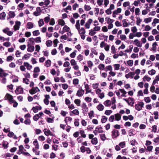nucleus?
<instances>
[{"instance_id": "57", "label": "nucleus", "mask_w": 159, "mask_h": 159, "mask_svg": "<svg viewBox=\"0 0 159 159\" xmlns=\"http://www.w3.org/2000/svg\"><path fill=\"white\" fill-rule=\"evenodd\" d=\"M30 53H27V54H25L24 57L22 58V59L24 58L25 59H26L30 57Z\"/></svg>"}, {"instance_id": "19", "label": "nucleus", "mask_w": 159, "mask_h": 159, "mask_svg": "<svg viewBox=\"0 0 159 159\" xmlns=\"http://www.w3.org/2000/svg\"><path fill=\"white\" fill-rule=\"evenodd\" d=\"M104 104L106 107H109L111 105V102L110 100H107L104 102Z\"/></svg>"}, {"instance_id": "21", "label": "nucleus", "mask_w": 159, "mask_h": 159, "mask_svg": "<svg viewBox=\"0 0 159 159\" xmlns=\"http://www.w3.org/2000/svg\"><path fill=\"white\" fill-rule=\"evenodd\" d=\"M6 16V14L5 12H3L0 14V19L4 20Z\"/></svg>"}, {"instance_id": "37", "label": "nucleus", "mask_w": 159, "mask_h": 159, "mask_svg": "<svg viewBox=\"0 0 159 159\" xmlns=\"http://www.w3.org/2000/svg\"><path fill=\"white\" fill-rule=\"evenodd\" d=\"M96 33V32L94 30L91 29L89 30V34L91 36H93Z\"/></svg>"}, {"instance_id": "43", "label": "nucleus", "mask_w": 159, "mask_h": 159, "mask_svg": "<svg viewBox=\"0 0 159 159\" xmlns=\"http://www.w3.org/2000/svg\"><path fill=\"white\" fill-rule=\"evenodd\" d=\"M39 117L40 116L39 115V114H36L33 116V119L34 120L37 121Z\"/></svg>"}, {"instance_id": "30", "label": "nucleus", "mask_w": 159, "mask_h": 159, "mask_svg": "<svg viewBox=\"0 0 159 159\" xmlns=\"http://www.w3.org/2000/svg\"><path fill=\"white\" fill-rule=\"evenodd\" d=\"M39 25V27L42 26L44 24V22L43 19H40L38 21Z\"/></svg>"}, {"instance_id": "64", "label": "nucleus", "mask_w": 159, "mask_h": 159, "mask_svg": "<svg viewBox=\"0 0 159 159\" xmlns=\"http://www.w3.org/2000/svg\"><path fill=\"white\" fill-rule=\"evenodd\" d=\"M70 63L71 65L74 66L76 64V62L74 59H72L70 60Z\"/></svg>"}, {"instance_id": "13", "label": "nucleus", "mask_w": 159, "mask_h": 159, "mask_svg": "<svg viewBox=\"0 0 159 159\" xmlns=\"http://www.w3.org/2000/svg\"><path fill=\"white\" fill-rule=\"evenodd\" d=\"M24 66L26 67L27 69L29 70H30L31 69H32V66L31 65H30L29 63L27 62H25L24 63Z\"/></svg>"}, {"instance_id": "58", "label": "nucleus", "mask_w": 159, "mask_h": 159, "mask_svg": "<svg viewBox=\"0 0 159 159\" xmlns=\"http://www.w3.org/2000/svg\"><path fill=\"white\" fill-rule=\"evenodd\" d=\"M112 112V111L111 110H106L105 111V114L107 115H110Z\"/></svg>"}, {"instance_id": "8", "label": "nucleus", "mask_w": 159, "mask_h": 159, "mask_svg": "<svg viewBox=\"0 0 159 159\" xmlns=\"http://www.w3.org/2000/svg\"><path fill=\"white\" fill-rule=\"evenodd\" d=\"M7 75L8 74L4 72V70L1 68H0V77H2V76L6 77Z\"/></svg>"}, {"instance_id": "42", "label": "nucleus", "mask_w": 159, "mask_h": 159, "mask_svg": "<svg viewBox=\"0 0 159 159\" xmlns=\"http://www.w3.org/2000/svg\"><path fill=\"white\" fill-rule=\"evenodd\" d=\"M70 30V28L67 25H65L63 29V30L65 32L68 31Z\"/></svg>"}, {"instance_id": "52", "label": "nucleus", "mask_w": 159, "mask_h": 159, "mask_svg": "<svg viewBox=\"0 0 159 159\" xmlns=\"http://www.w3.org/2000/svg\"><path fill=\"white\" fill-rule=\"evenodd\" d=\"M72 120V118L70 117H66L65 119V122L67 123V120H68L69 121H71Z\"/></svg>"}, {"instance_id": "32", "label": "nucleus", "mask_w": 159, "mask_h": 159, "mask_svg": "<svg viewBox=\"0 0 159 159\" xmlns=\"http://www.w3.org/2000/svg\"><path fill=\"white\" fill-rule=\"evenodd\" d=\"M35 39L33 38H31L29 39V41L30 42V44L32 45H34L35 44L34 43Z\"/></svg>"}, {"instance_id": "63", "label": "nucleus", "mask_w": 159, "mask_h": 159, "mask_svg": "<svg viewBox=\"0 0 159 159\" xmlns=\"http://www.w3.org/2000/svg\"><path fill=\"white\" fill-rule=\"evenodd\" d=\"M40 71L39 68L38 67H36L34 68V73H37L38 72H39Z\"/></svg>"}, {"instance_id": "17", "label": "nucleus", "mask_w": 159, "mask_h": 159, "mask_svg": "<svg viewBox=\"0 0 159 159\" xmlns=\"http://www.w3.org/2000/svg\"><path fill=\"white\" fill-rule=\"evenodd\" d=\"M115 120L117 121L120 120L121 118V116L119 113H117L116 114H115Z\"/></svg>"}, {"instance_id": "44", "label": "nucleus", "mask_w": 159, "mask_h": 159, "mask_svg": "<svg viewBox=\"0 0 159 159\" xmlns=\"http://www.w3.org/2000/svg\"><path fill=\"white\" fill-rule=\"evenodd\" d=\"M142 21V20L140 19V18L138 17L137 18L136 24L138 25H139L141 22Z\"/></svg>"}, {"instance_id": "50", "label": "nucleus", "mask_w": 159, "mask_h": 159, "mask_svg": "<svg viewBox=\"0 0 159 159\" xmlns=\"http://www.w3.org/2000/svg\"><path fill=\"white\" fill-rule=\"evenodd\" d=\"M84 9L86 11L90 10L91 9V7L90 6L85 5L84 6Z\"/></svg>"}, {"instance_id": "16", "label": "nucleus", "mask_w": 159, "mask_h": 159, "mask_svg": "<svg viewBox=\"0 0 159 159\" xmlns=\"http://www.w3.org/2000/svg\"><path fill=\"white\" fill-rule=\"evenodd\" d=\"M34 27L33 24L31 22H28L27 24V28L31 29Z\"/></svg>"}, {"instance_id": "23", "label": "nucleus", "mask_w": 159, "mask_h": 159, "mask_svg": "<svg viewBox=\"0 0 159 159\" xmlns=\"http://www.w3.org/2000/svg\"><path fill=\"white\" fill-rule=\"evenodd\" d=\"M0 81L2 83L5 84L6 82V79L5 77L2 76L1 77Z\"/></svg>"}, {"instance_id": "22", "label": "nucleus", "mask_w": 159, "mask_h": 159, "mask_svg": "<svg viewBox=\"0 0 159 159\" xmlns=\"http://www.w3.org/2000/svg\"><path fill=\"white\" fill-rule=\"evenodd\" d=\"M76 28L78 30L79 32L80 31L79 29H80V20H79L77 21L76 25H75Z\"/></svg>"}, {"instance_id": "51", "label": "nucleus", "mask_w": 159, "mask_h": 159, "mask_svg": "<svg viewBox=\"0 0 159 159\" xmlns=\"http://www.w3.org/2000/svg\"><path fill=\"white\" fill-rule=\"evenodd\" d=\"M105 56L103 53L102 52L100 53V55L99 56V59L100 60L103 61L104 58Z\"/></svg>"}, {"instance_id": "55", "label": "nucleus", "mask_w": 159, "mask_h": 159, "mask_svg": "<svg viewBox=\"0 0 159 159\" xmlns=\"http://www.w3.org/2000/svg\"><path fill=\"white\" fill-rule=\"evenodd\" d=\"M74 102L78 106H79L80 105V101L79 99H76L75 100Z\"/></svg>"}, {"instance_id": "33", "label": "nucleus", "mask_w": 159, "mask_h": 159, "mask_svg": "<svg viewBox=\"0 0 159 159\" xmlns=\"http://www.w3.org/2000/svg\"><path fill=\"white\" fill-rule=\"evenodd\" d=\"M9 15L10 17L13 18L15 16V14L14 11H10L9 12Z\"/></svg>"}, {"instance_id": "10", "label": "nucleus", "mask_w": 159, "mask_h": 159, "mask_svg": "<svg viewBox=\"0 0 159 159\" xmlns=\"http://www.w3.org/2000/svg\"><path fill=\"white\" fill-rule=\"evenodd\" d=\"M84 90L81 89L78 90L76 93V95L79 97H81L84 93Z\"/></svg>"}, {"instance_id": "35", "label": "nucleus", "mask_w": 159, "mask_h": 159, "mask_svg": "<svg viewBox=\"0 0 159 159\" xmlns=\"http://www.w3.org/2000/svg\"><path fill=\"white\" fill-rule=\"evenodd\" d=\"M33 35L38 36L39 35L40 33L39 30H34L33 32Z\"/></svg>"}, {"instance_id": "34", "label": "nucleus", "mask_w": 159, "mask_h": 159, "mask_svg": "<svg viewBox=\"0 0 159 159\" xmlns=\"http://www.w3.org/2000/svg\"><path fill=\"white\" fill-rule=\"evenodd\" d=\"M3 45L7 47H8L11 46V43L10 42L8 41L3 43Z\"/></svg>"}, {"instance_id": "20", "label": "nucleus", "mask_w": 159, "mask_h": 159, "mask_svg": "<svg viewBox=\"0 0 159 159\" xmlns=\"http://www.w3.org/2000/svg\"><path fill=\"white\" fill-rule=\"evenodd\" d=\"M104 108V107L101 104H100L99 105H98L97 107V109L99 111H102L103 110Z\"/></svg>"}, {"instance_id": "45", "label": "nucleus", "mask_w": 159, "mask_h": 159, "mask_svg": "<svg viewBox=\"0 0 159 159\" xmlns=\"http://www.w3.org/2000/svg\"><path fill=\"white\" fill-rule=\"evenodd\" d=\"M111 52L112 54H115L116 52V50H115V47L114 45H112L111 46Z\"/></svg>"}, {"instance_id": "46", "label": "nucleus", "mask_w": 159, "mask_h": 159, "mask_svg": "<svg viewBox=\"0 0 159 159\" xmlns=\"http://www.w3.org/2000/svg\"><path fill=\"white\" fill-rule=\"evenodd\" d=\"M80 31L79 32L80 34H85V30L84 28L82 27L80 30H79Z\"/></svg>"}, {"instance_id": "26", "label": "nucleus", "mask_w": 159, "mask_h": 159, "mask_svg": "<svg viewBox=\"0 0 159 159\" xmlns=\"http://www.w3.org/2000/svg\"><path fill=\"white\" fill-rule=\"evenodd\" d=\"M20 24L21 23L20 21H17L15 22V25H14V27H16V26H18V27L16 29L19 30L20 28Z\"/></svg>"}, {"instance_id": "24", "label": "nucleus", "mask_w": 159, "mask_h": 159, "mask_svg": "<svg viewBox=\"0 0 159 159\" xmlns=\"http://www.w3.org/2000/svg\"><path fill=\"white\" fill-rule=\"evenodd\" d=\"M107 118L105 116H102L101 119V122L102 123H105L107 120Z\"/></svg>"}, {"instance_id": "5", "label": "nucleus", "mask_w": 159, "mask_h": 159, "mask_svg": "<svg viewBox=\"0 0 159 159\" xmlns=\"http://www.w3.org/2000/svg\"><path fill=\"white\" fill-rule=\"evenodd\" d=\"M27 46L28 47L27 50L28 52H32L34 50V46L33 45V46L31 45L29 42L28 43Z\"/></svg>"}, {"instance_id": "48", "label": "nucleus", "mask_w": 159, "mask_h": 159, "mask_svg": "<svg viewBox=\"0 0 159 159\" xmlns=\"http://www.w3.org/2000/svg\"><path fill=\"white\" fill-rule=\"evenodd\" d=\"M34 39L36 43H39L41 42V38L40 37H37Z\"/></svg>"}, {"instance_id": "27", "label": "nucleus", "mask_w": 159, "mask_h": 159, "mask_svg": "<svg viewBox=\"0 0 159 159\" xmlns=\"http://www.w3.org/2000/svg\"><path fill=\"white\" fill-rule=\"evenodd\" d=\"M58 24L62 26L64 25L65 23L63 20L60 19L58 20Z\"/></svg>"}, {"instance_id": "59", "label": "nucleus", "mask_w": 159, "mask_h": 159, "mask_svg": "<svg viewBox=\"0 0 159 159\" xmlns=\"http://www.w3.org/2000/svg\"><path fill=\"white\" fill-rule=\"evenodd\" d=\"M144 100L146 103L150 102L151 101V99L149 97H145Z\"/></svg>"}, {"instance_id": "3", "label": "nucleus", "mask_w": 159, "mask_h": 159, "mask_svg": "<svg viewBox=\"0 0 159 159\" xmlns=\"http://www.w3.org/2000/svg\"><path fill=\"white\" fill-rule=\"evenodd\" d=\"M112 137L113 139L117 138L119 135V133L118 130L114 129L112 131Z\"/></svg>"}, {"instance_id": "36", "label": "nucleus", "mask_w": 159, "mask_h": 159, "mask_svg": "<svg viewBox=\"0 0 159 159\" xmlns=\"http://www.w3.org/2000/svg\"><path fill=\"white\" fill-rule=\"evenodd\" d=\"M77 52V51L75 50L73 52L71 53L70 54V57L72 58H74L76 55V52Z\"/></svg>"}, {"instance_id": "61", "label": "nucleus", "mask_w": 159, "mask_h": 159, "mask_svg": "<svg viewBox=\"0 0 159 159\" xmlns=\"http://www.w3.org/2000/svg\"><path fill=\"white\" fill-rule=\"evenodd\" d=\"M152 131L156 133L157 130V126L156 125H153L152 126Z\"/></svg>"}, {"instance_id": "60", "label": "nucleus", "mask_w": 159, "mask_h": 159, "mask_svg": "<svg viewBox=\"0 0 159 159\" xmlns=\"http://www.w3.org/2000/svg\"><path fill=\"white\" fill-rule=\"evenodd\" d=\"M14 134L11 131L9 132L7 134V136L10 138H12L14 135Z\"/></svg>"}, {"instance_id": "47", "label": "nucleus", "mask_w": 159, "mask_h": 159, "mask_svg": "<svg viewBox=\"0 0 159 159\" xmlns=\"http://www.w3.org/2000/svg\"><path fill=\"white\" fill-rule=\"evenodd\" d=\"M125 142H122L119 143V145L122 148H123L125 147Z\"/></svg>"}, {"instance_id": "18", "label": "nucleus", "mask_w": 159, "mask_h": 159, "mask_svg": "<svg viewBox=\"0 0 159 159\" xmlns=\"http://www.w3.org/2000/svg\"><path fill=\"white\" fill-rule=\"evenodd\" d=\"M98 142V139L96 137L92 139L91 141V143L93 144L96 145L97 144Z\"/></svg>"}, {"instance_id": "62", "label": "nucleus", "mask_w": 159, "mask_h": 159, "mask_svg": "<svg viewBox=\"0 0 159 159\" xmlns=\"http://www.w3.org/2000/svg\"><path fill=\"white\" fill-rule=\"evenodd\" d=\"M134 131V130L133 129H131L129 131V136H131L132 135H134V134H133V132Z\"/></svg>"}, {"instance_id": "41", "label": "nucleus", "mask_w": 159, "mask_h": 159, "mask_svg": "<svg viewBox=\"0 0 159 159\" xmlns=\"http://www.w3.org/2000/svg\"><path fill=\"white\" fill-rule=\"evenodd\" d=\"M151 20H152V18L149 17L148 18L144 19V21L146 23H147L150 22L151 21Z\"/></svg>"}, {"instance_id": "38", "label": "nucleus", "mask_w": 159, "mask_h": 159, "mask_svg": "<svg viewBox=\"0 0 159 159\" xmlns=\"http://www.w3.org/2000/svg\"><path fill=\"white\" fill-rule=\"evenodd\" d=\"M80 134H81L82 137L84 138H85L86 137V135L84 134V130H80Z\"/></svg>"}, {"instance_id": "40", "label": "nucleus", "mask_w": 159, "mask_h": 159, "mask_svg": "<svg viewBox=\"0 0 159 159\" xmlns=\"http://www.w3.org/2000/svg\"><path fill=\"white\" fill-rule=\"evenodd\" d=\"M156 71L153 69H152L151 70L149 71L148 72V74L151 75H154Z\"/></svg>"}, {"instance_id": "29", "label": "nucleus", "mask_w": 159, "mask_h": 159, "mask_svg": "<svg viewBox=\"0 0 159 159\" xmlns=\"http://www.w3.org/2000/svg\"><path fill=\"white\" fill-rule=\"evenodd\" d=\"M46 44L48 47H50L52 45V42L50 40H48L46 41Z\"/></svg>"}, {"instance_id": "12", "label": "nucleus", "mask_w": 159, "mask_h": 159, "mask_svg": "<svg viewBox=\"0 0 159 159\" xmlns=\"http://www.w3.org/2000/svg\"><path fill=\"white\" fill-rule=\"evenodd\" d=\"M134 75V72H130L128 74H126L125 77L127 79H128L129 77H130L131 78H133Z\"/></svg>"}, {"instance_id": "14", "label": "nucleus", "mask_w": 159, "mask_h": 159, "mask_svg": "<svg viewBox=\"0 0 159 159\" xmlns=\"http://www.w3.org/2000/svg\"><path fill=\"white\" fill-rule=\"evenodd\" d=\"M84 84L85 85V90H86V94H87L91 92V90H89V91H88V89H89V85L87 84H86L85 82H84Z\"/></svg>"}, {"instance_id": "2", "label": "nucleus", "mask_w": 159, "mask_h": 159, "mask_svg": "<svg viewBox=\"0 0 159 159\" xmlns=\"http://www.w3.org/2000/svg\"><path fill=\"white\" fill-rule=\"evenodd\" d=\"M40 90L38 87H33L29 91L30 93L32 95L34 94L37 93V92H39Z\"/></svg>"}, {"instance_id": "25", "label": "nucleus", "mask_w": 159, "mask_h": 159, "mask_svg": "<svg viewBox=\"0 0 159 159\" xmlns=\"http://www.w3.org/2000/svg\"><path fill=\"white\" fill-rule=\"evenodd\" d=\"M102 129V128L101 127V125L98 126L96 127V129H98V133L103 132Z\"/></svg>"}, {"instance_id": "1", "label": "nucleus", "mask_w": 159, "mask_h": 159, "mask_svg": "<svg viewBox=\"0 0 159 159\" xmlns=\"http://www.w3.org/2000/svg\"><path fill=\"white\" fill-rule=\"evenodd\" d=\"M144 103L142 101L139 102L138 104H135V108L138 111L141 110L142 108L143 107Z\"/></svg>"}, {"instance_id": "9", "label": "nucleus", "mask_w": 159, "mask_h": 159, "mask_svg": "<svg viewBox=\"0 0 159 159\" xmlns=\"http://www.w3.org/2000/svg\"><path fill=\"white\" fill-rule=\"evenodd\" d=\"M92 21L93 20L92 19H89L85 25V28L87 29H89L90 27V25L92 23Z\"/></svg>"}, {"instance_id": "4", "label": "nucleus", "mask_w": 159, "mask_h": 159, "mask_svg": "<svg viewBox=\"0 0 159 159\" xmlns=\"http://www.w3.org/2000/svg\"><path fill=\"white\" fill-rule=\"evenodd\" d=\"M15 93L16 94L22 93H23V88L21 87L20 86L17 87L15 91Z\"/></svg>"}, {"instance_id": "39", "label": "nucleus", "mask_w": 159, "mask_h": 159, "mask_svg": "<svg viewBox=\"0 0 159 159\" xmlns=\"http://www.w3.org/2000/svg\"><path fill=\"white\" fill-rule=\"evenodd\" d=\"M100 135L101 139L102 141H104L106 139V138L104 134H100Z\"/></svg>"}, {"instance_id": "49", "label": "nucleus", "mask_w": 159, "mask_h": 159, "mask_svg": "<svg viewBox=\"0 0 159 159\" xmlns=\"http://www.w3.org/2000/svg\"><path fill=\"white\" fill-rule=\"evenodd\" d=\"M30 119H26L24 121V123L26 125H30Z\"/></svg>"}, {"instance_id": "31", "label": "nucleus", "mask_w": 159, "mask_h": 159, "mask_svg": "<svg viewBox=\"0 0 159 159\" xmlns=\"http://www.w3.org/2000/svg\"><path fill=\"white\" fill-rule=\"evenodd\" d=\"M71 112L73 114L75 115H78L79 114V111L78 110L75 109L71 111Z\"/></svg>"}, {"instance_id": "6", "label": "nucleus", "mask_w": 159, "mask_h": 159, "mask_svg": "<svg viewBox=\"0 0 159 159\" xmlns=\"http://www.w3.org/2000/svg\"><path fill=\"white\" fill-rule=\"evenodd\" d=\"M82 107L84 109L83 110V113L85 115V114H86V112L88 111V108L87 107L86 104L85 103H83L81 105Z\"/></svg>"}, {"instance_id": "56", "label": "nucleus", "mask_w": 159, "mask_h": 159, "mask_svg": "<svg viewBox=\"0 0 159 159\" xmlns=\"http://www.w3.org/2000/svg\"><path fill=\"white\" fill-rule=\"evenodd\" d=\"M73 84H79V80L78 79H74L73 80Z\"/></svg>"}, {"instance_id": "53", "label": "nucleus", "mask_w": 159, "mask_h": 159, "mask_svg": "<svg viewBox=\"0 0 159 159\" xmlns=\"http://www.w3.org/2000/svg\"><path fill=\"white\" fill-rule=\"evenodd\" d=\"M114 66L115 70H118L119 69L120 65L119 64H115L114 65Z\"/></svg>"}, {"instance_id": "28", "label": "nucleus", "mask_w": 159, "mask_h": 159, "mask_svg": "<svg viewBox=\"0 0 159 159\" xmlns=\"http://www.w3.org/2000/svg\"><path fill=\"white\" fill-rule=\"evenodd\" d=\"M123 22V26L124 27H126L128 26V24L126 22V19L123 20H122Z\"/></svg>"}, {"instance_id": "11", "label": "nucleus", "mask_w": 159, "mask_h": 159, "mask_svg": "<svg viewBox=\"0 0 159 159\" xmlns=\"http://www.w3.org/2000/svg\"><path fill=\"white\" fill-rule=\"evenodd\" d=\"M6 96H7V98L8 99V100H9V102L11 103H13L14 100L13 99V96L8 93L7 94Z\"/></svg>"}, {"instance_id": "15", "label": "nucleus", "mask_w": 159, "mask_h": 159, "mask_svg": "<svg viewBox=\"0 0 159 159\" xmlns=\"http://www.w3.org/2000/svg\"><path fill=\"white\" fill-rule=\"evenodd\" d=\"M51 65V61L50 60H48L46 61L44 63V65L47 67H48L50 66Z\"/></svg>"}, {"instance_id": "7", "label": "nucleus", "mask_w": 159, "mask_h": 159, "mask_svg": "<svg viewBox=\"0 0 159 159\" xmlns=\"http://www.w3.org/2000/svg\"><path fill=\"white\" fill-rule=\"evenodd\" d=\"M43 131L45 134L47 136H48L49 135L52 136H53L52 133L49 129H45L43 130Z\"/></svg>"}, {"instance_id": "54", "label": "nucleus", "mask_w": 159, "mask_h": 159, "mask_svg": "<svg viewBox=\"0 0 159 159\" xmlns=\"http://www.w3.org/2000/svg\"><path fill=\"white\" fill-rule=\"evenodd\" d=\"M127 64L128 65L130 66H133V61L132 60H129L127 61Z\"/></svg>"}]
</instances>
